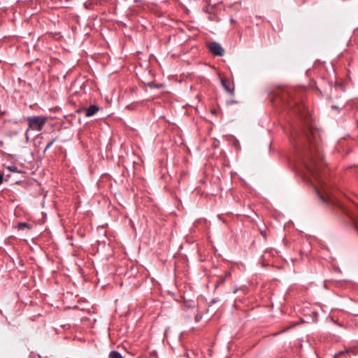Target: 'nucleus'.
Returning a JSON list of instances; mask_svg holds the SVG:
<instances>
[{
  "label": "nucleus",
  "instance_id": "obj_1",
  "mask_svg": "<svg viewBox=\"0 0 358 358\" xmlns=\"http://www.w3.org/2000/svg\"><path fill=\"white\" fill-rule=\"evenodd\" d=\"M317 132L308 130L296 141V146L302 152V162L304 169L313 178L317 179L322 166V157L317 145Z\"/></svg>",
  "mask_w": 358,
  "mask_h": 358
},
{
  "label": "nucleus",
  "instance_id": "obj_2",
  "mask_svg": "<svg viewBox=\"0 0 358 358\" xmlns=\"http://www.w3.org/2000/svg\"><path fill=\"white\" fill-rule=\"evenodd\" d=\"M28 122L29 129L41 131L47 122L45 116H31L26 118Z\"/></svg>",
  "mask_w": 358,
  "mask_h": 358
},
{
  "label": "nucleus",
  "instance_id": "obj_3",
  "mask_svg": "<svg viewBox=\"0 0 358 358\" xmlns=\"http://www.w3.org/2000/svg\"><path fill=\"white\" fill-rule=\"evenodd\" d=\"M207 48L209 51L215 56L222 57L224 55V50L221 45L217 42H208Z\"/></svg>",
  "mask_w": 358,
  "mask_h": 358
},
{
  "label": "nucleus",
  "instance_id": "obj_4",
  "mask_svg": "<svg viewBox=\"0 0 358 358\" xmlns=\"http://www.w3.org/2000/svg\"><path fill=\"white\" fill-rule=\"evenodd\" d=\"M315 189H316L317 194H318V196H320V199L324 202H329L331 199L330 192H329V189H327V187L326 186H322V192H321V191L320 189H318L317 188H316Z\"/></svg>",
  "mask_w": 358,
  "mask_h": 358
},
{
  "label": "nucleus",
  "instance_id": "obj_5",
  "mask_svg": "<svg viewBox=\"0 0 358 358\" xmlns=\"http://www.w3.org/2000/svg\"><path fill=\"white\" fill-rule=\"evenodd\" d=\"M221 83L224 90L231 95H234V85L227 79H221Z\"/></svg>",
  "mask_w": 358,
  "mask_h": 358
},
{
  "label": "nucleus",
  "instance_id": "obj_6",
  "mask_svg": "<svg viewBox=\"0 0 358 358\" xmlns=\"http://www.w3.org/2000/svg\"><path fill=\"white\" fill-rule=\"evenodd\" d=\"M99 110V108L96 105H91L88 108L85 109L86 117H91L94 115H95L98 111Z\"/></svg>",
  "mask_w": 358,
  "mask_h": 358
},
{
  "label": "nucleus",
  "instance_id": "obj_7",
  "mask_svg": "<svg viewBox=\"0 0 358 358\" xmlns=\"http://www.w3.org/2000/svg\"><path fill=\"white\" fill-rule=\"evenodd\" d=\"M18 230H24V229H31V225L27 222H19L17 226Z\"/></svg>",
  "mask_w": 358,
  "mask_h": 358
},
{
  "label": "nucleus",
  "instance_id": "obj_8",
  "mask_svg": "<svg viewBox=\"0 0 358 358\" xmlns=\"http://www.w3.org/2000/svg\"><path fill=\"white\" fill-rule=\"evenodd\" d=\"M108 358H123V357L120 352L113 350L110 352Z\"/></svg>",
  "mask_w": 358,
  "mask_h": 358
},
{
  "label": "nucleus",
  "instance_id": "obj_9",
  "mask_svg": "<svg viewBox=\"0 0 358 358\" xmlns=\"http://www.w3.org/2000/svg\"><path fill=\"white\" fill-rule=\"evenodd\" d=\"M348 350H344V351H340L337 353H336L334 355V358H341V356H343V355L348 353Z\"/></svg>",
  "mask_w": 358,
  "mask_h": 358
},
{
  "label": "nucleus",
  "instance_id": "obj_10",
  "mask_svg": "<svg viewBox=\"0 0 358 358\" xmlns=\"http://www.w3.org/2000/svg\"><path fill=\"white\" fill-rule=\"evenodd\" d=\"M56 141H57V138H53L51 141H50V142L47 144V145H46V147H45V151H46L47 150H48V149H49V148L52 145V144H53Z\"/></svg>",
  "mask_w": 358,
  "mask_h": 358
},
{
  "label": "nucleus",
  "instance_id": "obj_11",
  "mask_svg": "<svg viewBox=\"0 0 358 358\" xmlns=\"http://www.w3.org/2000/svg\"><path fill=\"white\" fill-rule=\"evenodd\" d=\"M136 103L129 104L126 106V108L129 110H134L136 108Z\"/></svg>",
  "mask_w": 358,
  "mask_h": 358
},
{
  "label": "nucleus",
  "instance_id": "obj_12",
  "mask_svg": "<svg viewBox=\"0 0 358 358\" xmlns=\"http://www.w3.org/2000/svg\"><path fill=\"white\" fill-rule=\"evenodd\" d=\"M192 312L193 314H196L198 312L197 308L196 306H193L192 308Z\"/></svg>",
  "mask_w": 358,
  "mask_h": 358
},
{
  "label": "nucleus",
  "instance_id": "obj_13",
  "mask_svg": "<svg viewBox=\"0 0 358 358\" xmlns=\"http://www.w3.org/2000/svg\"><path fill=\"white\" fill-rule=\"evenodd\" d=\"M331 108H332V109H335V110H336H336H338V109H339L338 106H336V105H332V106H331Z\"/></svg>",
  "mask_w": 358,
  "mask_h": 358
},
{
  "label": "nucleus",
  "instance_id": "obj_14",
  "mask_svg": "<svg viewBox=\"0 0 358 358\" xmlns=\"http://www.w3.org/2000/svg\"><path fill=\"white\" fill-rule=\"evenodd\" d=\"M3 175L1 173H0V185L3 182Z\"/></svg>",
  "mask_w": 358,
  "mask_h": 358
},
{
  "label": "nucleus",
  "instance_id": "obj_15",
  "mask_svg": "<svg viewBox=\"0 0 358 358\" xmlns=\"http://www.w3.org/2000/svg\"><path fill=\"white\" fill-rule=\"evenodd\" d=\"M155 88H161V87H162V85L159 84V85H155Z\"/></svg>",
  "mask_w": 358,
  "mask_h": 358
},
{
  "label": "nucleus",
  "instance_id": "obj_16",
  "mask_svg": "<svg viewBox=\"0 0 358 358\" xmlns=\"http://www.w3.org/2000/svg\"><path fill=\"white\" fill-rule=\"evenodd\" d=\"M199 319H200V318H199L198 315H195V320H196V322H198V321L199 320Z\"/></svg>",
  "mask_w": 358,
  "mask_h": 358
},
{
  "label": "nucleus",
  "instance_id": "obj_17",
  "mask_svg": "<svg viewBox=\"0 0 358 358\" xmlns=\"http://www.w3.org/2000/svg\"><path fill=\"white\" fill-rule=\"evenodd\" d=\"M148 85L150 87H155V85H152V83H149Z\"/></svg>",
  "mask_w": 358,
  "mask_h": 358
},
{
  "label": "nucleus",
  "instance_id": "obj_18",
  "mask_svg": "<svg viewBox=\"0 0 358 358\" xmlns=\"http://www.w3.org/2000/svg\"><path fill=\"white\" fill-rule=\"evenodd\" d=\"M10 170H14V168L10 167Z\"/></svg>",
  "mask_w": 358,
  "mask_h": 358
},
{
  "label": "nucleus",
  "instance_id": "obj_19",
  "mask_svg": "<svg viewBox=\"0 0 358 358\" xmlns=\"http://www.w3.org/2000/svg\"><path fill=\"white\" fill-rule=\"evenodd\" d=\"M10 170H14V168L10 167Z\"/></svg>",
  "mask_w": 358,
  "mask_h": 358
},
{
  "label": "nucleus",
  "instance_id": "obj_20",
  "mask_svg": "<svg viewBox=\"0 0 358 358\" xmlns=\"http://www.w3.org/2000/svg\"><path fill=\"white\" fill-rule=\"evenodd\" d=\"M357 227H358V225H357Z\"/></svg>",
  "mask_w": 358,
  "mask_h": 358
}]
</instances>
